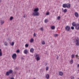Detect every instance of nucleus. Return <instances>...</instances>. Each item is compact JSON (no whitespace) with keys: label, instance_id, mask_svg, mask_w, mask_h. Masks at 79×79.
Masks as SVG:
<instances>
[{"label":"nucleus","instance_id":"nucleus-36","mask_svg":"<svg viewBox=\"0 0 79 79\" xmlns=\"http://www.w3.org/2000/svg\"><path fill=\"white\" fill-rule=\"evenodd\" d=\"M20 52V51H19V49H18L16 51L17 53H19V52Z\"/></svg>","mask_w":79,"mask_h":79},{"label":"nucleus","instance_id":"nucleus-21","mask_svg":"<svg viewBox=\"0 0 79 79\" xmlns=\"http://www.w3.org/2000/svg\"><path fill=\"white\" fill-rule=\"evenodd\" d=\"M4 23H5V22L4 21H1V25H2V24H3Z\"/></svg>","mask_w":79,"mask_h":79},{"label":"nucleus","instance_id":"nucleus-46","mask_svg":"<svg viewBox=\"0 0 79 79\" xmlns=\"http://www.w3.org/2000/svg\"><path fill=\"white\" fill-rule=\"evenodd\" d=\"M78 1H79V0H78Z\"/></svg>","mask_w":79,"mask_h":79},{"label":"nucleus","instance_id":"nucleus-15","mask_svg":"<svg viewBox=\"0 0 79 79\" xmlns=\"http://www.w3.org/2000/svg\"><path fill=\"white\" fill-rule=\"evenodd\" d=\"M36 59L37 61H39V60H40V56H38L36 58Z\"/></svg>","mask_w":79,"mask_h":79},{"label":"nucleus","instance_id":"nucleus-40","mask_svg":"<svg viewBox=\"0 0 79 79\" xmlns=\"http://www.w3.org/2000/svg\"><path fill=\"white\" fill-rule=\"evenodd\" d=\"M58 58H59V57H58V56H57L56 58V59H58Z\"/></svg>","mask_w":79,"mask_h":79},{"label":"nucleus","instance_id":"nucleus-19","mask_svg":"<svg viewBox=\"0 0 79 79\" xmlns=\"http://www.w3.org/2000/svg\"><path fill=\"white\" fill-rule=\"evenodd\" d=\"M70 63L72 64L73 63V59H71L70 60Z\"/></svg>","mask_w":79,"mask_h":79},{"label":"nucleus","instance_id":"nucleus-5","mask_svg":"<svg viewBox=\"0 0 79 79\" xmlns=\"http://www.w3.org/2000/svg\"><path fill=\"white\" fill-rule=\"evenodd\" d=\"M65 30L66 31H70V30H71V28H70V27L69 26H66L65 27Z\"/></svg>","mask_w":79,"mask_h":79},{"label":"nucleus","instance_id":"nucleus-6","mask_svg":"<svg viewBox=\"0 0 79 79\" xmlns=\"http://www.w3.org/2000/svg\"><path fill=\"white\" fill-rule=\"evenodd\" d=\"M16 54L14 53L12 56V58H13V60H16Z\"/></svg>","mask_w":79,"mask_h":79},{"label":"nucleus","instance_id":"nucleus-24","mask_svg":"<svg viewBox=\"0 0 79 79\" xmlns=\"http://www.w3.org/2000/svg\"><path fill=\"white\" fill-rule=\"evenodd\" d=\"M4 45H5L6 46H7L8 45V43L6 42H5L4 43Z\"/></svg>","mask_w":79,"mask_h":79},{"label":"nucleus","instance_id":"nucleus-2","mask_svg":"<svg viewBox=\"0 0 79 79\" xmlns=\"http://www.w3.org/2000/svg\"><path fill=\"white\" fill-rule=\"evenodd\" d=\"M72 25L73 26L75 27V29L76 30H77V31H79V24H76V22H73L72 23Z\"/></svg>","mask_w":79,"mask_h":79},{"label":"nucleus","instance_id":"nucleus-17","mask_svg":"<svg viewBox=\"0 0 79 79\" xmlns=\"http://www.w3.org/2000/svg\"><path fill=\"white\" fill-rule=\"evenodd\" d=\"M2 56V49H0V56Z\"/></svg>","mask_w":79,"mask_h":79},{"label":"nucleus","instance_id":"nucleus-41","mask_svg":"<svg viewBox=\"0 0 79 79\" xmlns=\"http://www.w3.org/2000/svg\"><path fill=\"white\" fill-rule=\"evenodd\" d=\"M10 79H14L13 77H11Z\"/></svg>","mask_w":79,"mask_h":79},{"label":"nucleus","instance_id":"nucleus-1","mask_svg":"<svg viewBox=\"0 0 79 79\" xmlns=\"http://www.w3.org/2000/svg\"><path fill=\"white\" fill-rule=\"evenodd\" d=\"M39 11V8H36L34 9L33 12L32 13V15L33 16H39V13L38 12Z\"/></svg>","mask_w":79,"mask_h":79},{"label":"nucleus","instance_id":"nucleus-10","mask_svg":"<svg viewBox=\"0 0 79 79\" xmlns=\"http://www.w3.org/2000/svg\"><path fill=\"white\" fill-rule=\"evenodd\" d=\"M45 77L47 79H49V77H50V76L48 74H46L45 75Z\"/></svg>","mask_w":79,"mask_h":79},{"label":"nucleus","instance_id":"nucleus-27","mask_svg":"<svg viewBox=\"0 0 79 79\" xmlns=\"http://www.w3.org/2000/svg\"><path fill=\"white\" fill-rule=\"evenodd\" d=\"M13 19V17H10V21H11Z\"/></svg>","mask_w":79,"mask_h":79},{"label":"nucleus","instance_id":"nucleus-42","mask_svg":"<svg viewBox=\"0 0 79 79\" xmlns=\"http://www.w3.org/2000/svg\"><path fill=\"white\" fill-rule=\"evenodd\" d=\"M23 18H26V16L25 15L23 16Z\"/></svg>","mask_w":79,"mask_h":79},{"label":"nucleus","instance_id":"nucleus-9","mask_svg":"<svg viewBox=\"0 0 79 79\" xmlns=\"http://www.w3.org/2000/svg\"><path fill=\"white\" fill-rule=\"evenodd\" d=\"M71 7V5L69 3L67 4V5L66 6V8H69Z\"/></svg>","mask_w":79,"mask_h":79},{"label":"nucleus","instance_id":"nucleus-26","mask_svg":"<svg viewBox=\"0 0 79 79\" xmlns=\"http://www.w3.org/2000/svg\"><path fill=\"white\" fill-rule=\"evenodd\" d=\"M25 47H27V48L28 47H29V44H26L25 45Z\"/></svg>","mask_w":79,"mask_h":79},{"label":"nucleus","instance_id":"nucleus-43","mask_svg":"<svg viewBox=\"0 0 79 79\" xmlns=\"http://www.w3.org/2000/svg\"><path fill=\"white\" fill-rule=\"evenodd\" d=\"M62 10H63V9L62 8Z\"/></svg>","mask_w":79,"mask_h":79},{"label":"nucleus","instance_id":"nucleus-11","mask_svg":"<svg viewBox=\"0 0 79 79\" xmlns=\"http://www.w3.org/2000/svg\"><path fill=\"white\" fill-rule=\"evenodd\" d=\"M59 74L60 76H62L63 75V73L62 71L59 72Z\"/></svg>","mask_w":79,"mask_h":79},{"label":"nucleus","instance_id":"nucleus-34","mask_svg":"<svg viewBox=\"0 0 79 79\" xmlns=\"http://www.w3.org/2000/svg\"><path fill=\"white\" fill-rule=\"evenodd\" d=\"M43 29H44V28L43 27H41L40 28V30H41V31H43Z\"/></svg>","mask_w":79,"mask_h":79},{"label":"nucleus","instance_id":"nucleus-30","mask_svg":"<svg viewBox=\"0 0 79 79\" xmlns=\"http://www.w3.org/2000/svg\"><path fill=\"white\" fill-rule=\"evenodd\" d=\"M71 79H74V76H71L70 77Z\"/></svg>","mask_w":79,"mask_h":79},{"label":"nucleus","instance_id":"nucleus-29","mask_svg":"<svg viewBox=\"0 0 79 79\" xmlns=\"http://www.w3.org/2000/svg\"><path fill=\"white\" fill-rule=\"evenodd\" d=\"M71 29H72V30H73V29H74V27L73 26H72L71 27Z\"/></svg>","mask_w":79,"mask_h":79},{"label":"nucleus","instance_id":"nucleus-3","mask_svg":"<svg viewBox=\"0 0 79 79\" xmlns=\"http://www.w3.org/2000/svg\"><path fill=\"white\" fill-rule=\"evenodd\" d=\"M75 42L76 45L79 46V39L78 37H77L75 39Z\"/></svg>","mask_w":79,"mask_h":79},{"label":"nucleus","instance_id":"nucleus-7","mask_svg":"<svg viewBox=\"0 0 79 79\" xmlns=\"http://www.w3.org/2000/svg\"><path fill=\"white\" fill-rule=\"evenodd\" d=\"M23 53L24 54L27 55V54L28 53V51L27 50V49H25L23 51Z\"/></svg>","mask_w":79,"mask_h":79},{"label":"nucleus","instance_id":"nucleus-31","mask_svg":"<svg viewBox=\"0 0 79 79\" xmlns=\"http://www.w3.org/2000/svg\"><path fill=\"white\" fill-rule=\"evenodd\" d=\"M58 35L57 34H56L54 35V37H57L58 36Z\"/></svg>","mask_w":79,"mask_h":79},{"label":"nucleus","instance_id":"nucleus-13","mask_svg":"<svg viewBox=\"0 0 79 79\" xmlns=\"http://www.w3.org/2000/svg\"><path fill=\"white\" fill-rule=\"evenodd\" d=\"M34 40L33 38H31L30 39V43H32L33 42H34Z\"/></svg>","mask_w":79,"mask_h":79},{"label":"nucleus","instance_id":"nucleus-25","mask_svg":"<svg viewBox=\"0 0 79 79\" xmlns=\"http://www.w3.org/2000/svg\"><path fill=\"white\" fill-rule=\"evenodd\" d=\"M49 69V68H48V66H46V71H48Z\"/></svg>","mask_w":79,"mask_h":79},{"label":"nucleus","instance_id":"nucleus-23","mask_svg":"<svg viewBox=\"0 0 79 79\" xmlns=\"http://www.w3.org/2000/svg\"><path fill=\"white\" fill-rule=\"evenodd\" d=\"M75 56V55H74V54H72L71 56L72 58H74Z\"/></svg>","mask_w":79,"mask_h":79},{"label":"nucleus","instance_id":"nucleus-8","mask_svg":"<svg viewBox=\"0 0 79 79\" xmlns=\"http://www.w3.org/2000/svg\"><path fill=\"white\" fill-rule=\"evenodd\" d=\"M74 15L77 18L79 17V14L77 12H75L74 13Z\"/></svg>","mask_w":79,"mask_h":79},{"label":"nucleus","instance_id":"nucleus-33","mask_svg":"<svg viewBox=\"0 0 79 79\" xmlns=\"http://www.w3.org/2000/svg\"><path fill=\"white\" fill-rule=\"evenodd\" d=\"M48 21V20L47 19H45L44 20V22L46 23H47V22Z\"/></svg>","mask_w":79,"mask_h":79},{"label":"nucleus","instance_id":"nucleus-45","mask_svg":"<svg viewBox=\"0 0 79 79\" xmlns=\"http://www.w3.org/2000/svg\"><path fill=\"white\" fill-rule=\"evenodd\" d=\"M33 79H36L35 78H34Z\"/></svg>","mask_w":79,"mask_h":79},{"label":"nucleus","instance_id":"nucleus-44","mask_svg":"<svg viewBox=\"0 0 79 79\" xmlns=\"http://www.w3.org/2000/svg\"><path fill=\"white\" fill-rule=\"evenodd\" d=\"M10 44L11 45V43H10Z\"/></svg>","mask_w":79,"mask_h":79},{"label":"nucleus","instance_id":"nucleus-32","mask_svg":"<svg viewBox=\"0 0 79 79\" xmlns=\"http://www.w3.org/2000/svg\"><path fill=\"white\" fill-rule=\"evenodd\" d=\"M39 56V54H36L35 55V57H38V56Z\"/></svg>","mask_w":79,"mask_h":79},{"label":"nucleus","instance_id":"nucleus-37","mask_svg":"<svg viewBox=\"0 0 79 79\" xmlns=\"http://www.w3.org/2000/svg\"><path fill=\"white\" fill-rule=\"evenodd\" d=\"M46 15H49V12H48L46 13Z\"/></svg>","mask_w":79,"mask_h":79},{"label":"nucleus","instance_id":"nucleus-12","mask_svg":"<svg viewBox=\"0 0 79 79\" xmlns=\"http://www.w3.org/2000/svg\"><path fill=\"white\" fill-rule=\"evenodd\" d=\"M34 48H31L30 50V52H31V53H34Z\"/></svg>","mask_w":79,"mask_h":79},{"label":"nucleus","instance_id":"nucleus-35","mask_svg":"<svg viewBox=\"0 0 79 79\" xmlns=\"http://www.w3.org/2000/svg\"><path fill=\"white\" fill-rule=\"evenodd\" d=\"M60 19V16H58L57 17V19H58V20H59Z\"/></svg>","mask_w":79,"mask_h":79},{"label":"nucleus","instance_id":"nucleus-20","mask_svg":"<svg viewBox=\"0 0 79 79\" xmlns=\"http://www.w3.org/2000/svg\"><path fill=\"white\" fill-rule=\"evenodd\" d=\"M67 9H65L63 10V11L64 13H66V12H67Z\"/></svg>","mask_w":79,"mask_h":79},{"label":"nucleus","instance_id":"nucleus-14","mask_svg":"<svg viewBox=\"0 0 79 79\" xmlns=\"http://www.w3.org/2000/svg\"><path fill=\"white\" fill-rule=\"evenodd\" d=\"M51 29H52V30H54L55 29V27L54 26H51Z\"/></svg>","mask_w":79,"mask_h":79},{"label":"nucleus","instance_id":"nucleus-22","mask_svg":"<svg viewBox=\"0 0 79 79\" xmlns=\"http://www.w3.org/2000/svg\"><path fill=\"white\" fill-rule=\"evenodd\" d=\"M45 41H42V45H45Z\"/></svg>","mask_w":79,"mask_h":79},{"label":"nucleus","instance_id":"nucleus-38","mask_svg":"<svg viewBox=\"0 0 79 79\" xmlns=\"http://www.w3.org/2000/svg\"><path fill=\"white\" fill-rule=\"evenodd\" d=\"M34 37H36V35H35V33H34Z\"/></svg>","mask_w":79,"mask_h":79},{"label":"nucleus","instance_id":"nucleus-16","mask_svg":"<svg viewBox=\"0 0 79 79\" xmlns=\"http://www.w3.org/2000/svg\"><path fill=\"white\" fill-rule=\"evenodd\" d=\"M67 4H63L62 6L63 8H66Z\"/></svg>","mask_w":79,"mask_h":79},{"label":"nucleus","instance_id":"nucleus-18","mask_svg":"<svg viewBox=\"0 0 79 79\" xmlns=\"http://www.w3.org/2000/svg\"><path fill=\"white\" fill-rule=\"evenodd\" d=\"M76 56L77 60H79V56H78V55H76Z\"/></svg>","mask_w":79,"mask_h":79},{"label":"nucleus","instance_id":"nucleus-28","mask_svg":"<svg viewBox=\"0 0 79 79\" xmlns=\"http://www.w3.org/2000/svg\"><path fill=\"white\" fill-rule=\"evenodd\" d=\"M15 44V43H14V42H12V43H11V45L12 46H13V45H14V44Z\"/></svg>","mask_w":79,"mask_h":79},{"label":"nucleus","instance_id":"nucleus-4","mask_svg":"<svg viewBox=\"0 0 79 79\" xmlns=\"http://www.w3.org/2000/svg\"><path fill=\"white\" fill-rule=\"evenodd\" d=\"M13 71L12 70H9V71H7L6 72V76H9L10 74H12L13 73Z\"/></svg>","mask_w":79,"mask_h":79},{"label":"nucleus","instance_id":"nucleus-39","mask_svg":"<svg viewBox=\"0 0 79 79\" xmlns=\"http://www.w3.org/2000/svg\"><path fill=\"white\" fill-rule=\"evenodd\" d=\"M45 66H47V65H48V64L47 63H45Z\"/></svg>","mask_w":79,"mask_h":79}]
</instances>
